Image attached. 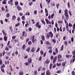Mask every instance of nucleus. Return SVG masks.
I'll return each instance as SVG.
<instances>
[{"label":"nucleus","mask_w":75,"mask_h":75,"mask_svg":"<svg viewBox=\"0 0 75 75\" xmlns=\"http://www.w3.org/2000/svg\"><path fill=\"white\" fill-rule=\"evenodd\" d=\"M53 37H54V35L52 31H50L47 34L46 37L48 39L50 38H50H52Z\"/></svg>","instance_id":"obj_1"},{"label":"nucleus","mask_w":75,"mask_h":75,"mask_svg":"<svg viewBox=\"0 0 75 75\" xmlns=\"http://www.w3.org/2000/svg\"><path fill=\"white\" fill-rule=\"evenodd\" d=\"M64 15L66 17V20H68V18H69V16H68V9H66L64 11Z\"/></svg>","instance_id":"obj_2"},{"label":"nucleus","mask_w":75,"mask_h":75,"mask_svg":"<svg viewBox=\"0 0 75 75\" xmlns=\"http://www.w3.org/2000/svg\"><path fill=\"white\" fill-rule=\"evenodd\" d=\"M62 56L60 54H59L58 56V61L59 62H61V58H62Z\"/></svg>","instance_id":"obj_3"},{"label":"nucleus","mask_w":75,"mask_h":75,"mask_svg":"<svg viewBox=\"0 0 75 75\" xmlns=\"http://www.w3.org/2000/svg\"><path fill=\"white\" fill-rule=\"evenodd\" d=\"M13 0H10V1H8V3L9 5H11V6H13L14 4L13 3Z\"/></svg>","instance_id":"obj_4"},{"label":"nucleus","mask_w":75,"mask_h":75,"mask_svg":"<svg viewBox=\"0 0 75 75\" xmlns=\"http://www.w3.org/2000/svg\"><path fill=\"white\" fill-rule=\"evenodd\" d=\"M28 62L29 64H31L32 63V59L31 57H29L28 59Z\"/></svg>","instance_id":"obj_5"},{"label":"nucleus","mask_w":75,"mask_h":75,"mask_svg":"<svg viewBox=\"0 0 75 75\" xmlns=\"http://www.w3.org/2000/svg\"><path fill=\"white\" fill-rule=\"evenodd\" d=\"M16 7L18 11H21V10H22V8H21V7H20L19 5H17Z\"/></svg>","instance_id":"obj_6"},{"label":"nucleus","mask_w":75,"mask_h":75,"mask_svg":"<svg viewBox=\"0 0 75 75\" xmlns=\"http://www.w3.org/2000/svg\"><path fill=\"white\" fill-rule=\"evenodd\" d=\"M39 22H37L36 23V27H37L38 28H41V25H39Z\"/></svg>","instance_id":"obj_7"},{"label":"nucleus","mask_w":75,"mask_h":75,"mask_svg":"<svg viewBox=\"0 0 75 75\" xmlns=\"http://www.w3.org/2000/svg\"><path fill=\"white\" fill-rule=\"evenodd\" d=\"M57 56H55L54 57V58L53 60L52 63H53V64H54V63L55 62V61H57Z\"/></svg>","instance_id":"obj_8"},{"label":"nucleus","mask_w":75,"mask_h":75,"mask_svg":"<svg viewBox=\"0 0 75 75\" xmlns=\"http://www.w3.org/2000/svg\"><path fill=\"white\" fill-rule=\"evenodd\" d=\"M45 20L47 24H51V21H50L47 19H45Z\"/></svg>","instance_id":"obj_9"},{"label":"nucleus","mask_w":75,"mask_h":75,"mask_svg":"<svg viewBox=\"0 0 75 75\" xmlns=\"http://www.w3.org/2000/svg\"><path fill=\"white\" fill-rule=\"evenodd\" d=\"M36 50V48H35V47H33L32 48V49L31 50V51L32 52H34Z\"/></svg>","instance_id":"obj_10"},{"label":"nucleus","mask_w":75,"mask_h":75,"mask_svg":"<svg viewBox=\"0 0 75 75\" xmlns=\"http://www.w3.org/2000/svg\"><path fill=\"white\" fill-rule=\"evenodd\" d=\"M51 74V72H50V70H47L46 71V75H50Z\"/></svg>","instance_id":"obj_11"},{"label":"nucleus","mask_w":75,"mask_h":75,"mask_svg":"<svg viewBox=\"0 0 75 75\" xmlns=\"http://www.w3.org/2000/svg\"><path fill=\"white\" fill-rule=\"evenodd\" d=\"M32 38H31L32 42L33 44L34 43V35H33L32 36Z\"/></svg>","instance_id":"obj_12"},{"label":"nucleus","mask_w":75,"mask_h":75,"mask_svg":"<svg viewBox=\"0 0 75 75\" xmlns=\"http://www.w3.org/2000/svg\"><path fill=\"white\" fill-rule=\"evenodd\" d=\"M16 18V16L15 15L12 16V20H15Z\"/></svg>","instance_id":"obj_13"},{"label":"nucleus","mask_w":75,"mask_h":75,"mask_svg":"<svg viewBox=\"0 0 75 75\" xmlns=\"http://www.w3.org/2000/svg\"><path fill=\"white\" fill-rule=\"evenodd\" d=\"M41 38L43 41H44L45 40V36L44 35H42L41 37Z\"/></svg>","instance_id":"obj_14"},{"label":"nucleus","mask_w":75,"mask_h":75,"mask_svg":"<svg viewBox=\"0 0 75 75\" xmlns=\"http://www.w3.org/2000/svg\"><path fill=\"white\" fill-rule=\"evenodd\" d=\"M4 41H6L7 40V36H5L4 37Z\"/></svg>","instance_id":"obj_15"},{"label":"nucleus","mask_w":75,"mask_h":75,"mask_svg":"<svg viewBox=\"0 0 75 75\" xmlns=\"http://www.w3.org/2000/svg\"><path fill=\"white\" fill-rule=\"evenodd\" d=\"M30 47H28L26 49V51L27 52H29L30 51Z\"/></svg>","instance_id":"obj_16"},{"label":"nucleus","mask_w":75,"mask_h":75,"mask_svg":"<svg viewBox=\"0 0 75 75\" xmlns=\"http://www.w3.org/2000/svg\"><path fill=\"white\" fill-rule=\"evenodd\" d=\"M20 25V23L18 22V23L17 24H16L15 25V27H18V26H19Z\"/></svg>","instance_id":"obj_17"},{"label":"nucleus","mask_w":75,"mask_h":75,"mask_svg":"<svg viewBox=\"0 0 75 75\" xmlns=\"http://www.w3.org/2000/svg\"><path fill=\"white\" fill-rule=\"evenodd\" d=\"M64 49V45H62V46L60 48V51H62V50H63Z\"/></svg>","instance_id":"obj_18"},{"label":"nucleus","mask_w":75,"mask_h":75,"mask_svg":"<svg viewBox=\"0 0 75 75\" xmlns=\"http://www.w3.org/2000/svg\"><path fill=\"white\" fill-rule=\"evenodd\" d=\"M28 44L29 45H31L32 44V42L31 41H29L28 42Z\"/></svg>","instance_id":"obj_19"},{"label":"nucleus","mask_w":75,"mask_h":75,"mask_svg":"<svg viewBox=\"0 0 75 75\" xmlns=\"http://www.w3.org/2000/svg\"><path fill=\"white\" fill-rule=\"evenodd\" d=\"M72 58L73 59V62L74 63V61H75V55H73Z\"/></svg>","instance_id":"obj_20"},{"label":"nucleus","mask_w":75,"mask_h":75,"mask_svg":"<svg viewBox=\"0 0 75 75\" xmlns=\"http://www.w3.org/2000/svg\"><path fill=\"white\" fill-rule=\"evenodd\" d=\"M25 16H23L21 17V20H25Z\"/></svg>","instance_id":"obj_21"},{"label":"nucleus","mask_w":75,"mask_h":75,"mask_svg":"<svg viewBox=\"0 0 75 75\" xmlns=\"http://www.w3.org/2000/svg\"><path fill=\"white\" fill-rule=\"evenodd\" d=\"M41 23H42V24L44 25H45V22L44 21H43L42 20L41 21Z\"/></svg>","instance_id":"obj_22"},{"label":"nucleus","mask_w":75,"mask_h":75,"mask_svg":"<svg viewBox=\"0 0 75 75\" xmlns=\"http://www.w3.org/2000/svg\"><path fill=\"white\" fill-rule=\"evenodd\" d=\"M6 17L8 18L10 17V13H7L6 15Z\"/></svg>","instance_id":"obj_23"},{"label":"nucleus","mask_w":75,"mask_h":75,"mask_svg":"<svg viewBox=\"0 0 75 75\" xmlns=\"http://www.w3.org/2000/svg\"><path fill=\"white\" fill-rule=\"evenodd\" d=\"M37 71L35 70L34 72V75H37Z\"/></svg>","instance_id":"obj_24"},{"label":"nucleus","mask_w":75,"mask_h":75,"mask_svg":"<svg viewBox=\"0 0 75 75\" xmlns=\"http://www.w3.org/2000/svg\"><path fill=\"white\" fill-rule=\"evenodd\" d=\"M5 67V65H4V64H3L1 66V68H4Z\"/></svg>","instance_id":"obj_25"},{"label":"nucleus","mask_w":75,"mask_h":75,"mask_svg":"<svg viewBox=\"0 0 75 75\" xmlns=\"http://www.w3.org/2000/svg\"><path fill=\"white\" fill-rule=\"evenodd\" d=\"M50 61L48 60V59H47L45 61V63L47 64H48V63H50Z\"/></svg>","instance_id":"obj_26"},{"label":"nucleus","mask_w":75,"mask_h":75,"mask_svg":"<svg viewBox=\"0 0 75 75\" xmlns=\"http://www.w3.org/2000/svg\"><path fill=\"white\" fill-rule=\"evenodd\" d=\"M30 13L29 12H27L25 14V16H30Z\"/></svg>","instance_id":"obj_27"},{"label":"nucleus","mask_w":75,"mask_h":75,"mask_svg":"<svg viewBox=\"0 0 75 75\" xmlns=\"http://www.w3.org/2000/svg\"><path fill=\"white\" fill-rule=\"evenodd\" d=\"M55 51L57 54L58 53V48H55Z\"/></svg>","instance_id":"obj_28"},{"label":"nucleus","mask_w":75,"mask_h":75,"mask_svg":"<svg viewBox=\"0 0 75 75\" xmlns=\"http://www.w3.org/2000/svg\"><path fill=\"white\" fill-rule=\"evenodd\" d=\"M19 75H23V71H21L19 72Z\"/></svg>","instance_id":"obj_29"},{"label":"nucleus","mask_w":75,"mask_h":75,"mask_svg":"<svg viewBox=\"0 0 75 75\" xmlns=\"http://www.w3.org/2000/svg\"><path fill=\"white\" fill-rule=\"evenodd\" d=\"M58 23H59V24H62L63 23V22L62 21H58Z\"/></svg>","instance_id":"obj_30"},{"label":"nucleus","mask_w":75,"mask_h":75,"mask_svg":"<svg viewBox=\"0 0 75 75\" xmlns=\"http://www.w3.org/2000/svg\"><path fill=\"white\" fill-rule=\"evenodd\" d=\"M45 43H46V44H47V45H49L50 44V42H49V41H46L45 42Z\"/></svg>","instance_id":"obj_31"},{"label":"nucleus","mask_w":75,"mask_h":75,"mask_svg":"<svg viewBox=\"0 0 75 75\" xmlns=\"http://www.w3.org/2000/svg\"><path fill=\"white\" fill-rule=\"evenodd\" d=\"M70 3H69V2H68L67 3V6H68V8H70Z\"/></svg>","instance_id":"obj_32"},{"label":"nucleus","mask_w":75,"mask_h":75,"mask_svg":"<svg viewBox=\"0 0 75 75\" xmlns=\"http://www.w3.org/2000/svg\"><path fill=\"white\" fill-rule=\"evenodd\" d=\"M55 16V15L54 13H52L51 15V19H52L53 18V17Z\"/></svg>","instance_id":"obj_33"},{"label":"nucleus","mask_w":75,"mask_h":75,"mask_svg":"<svg viewBox=\"0 0 75 75\" xmlns=\"http://www.w3.org/2000/svg\"><path fill=\"white\" fill-rule=\"evenodd\" d=\"M25 48V45H24L22 46V49L23 50H24Z\"/></svg>","instance_id":"obj_34"},{"label":"nucleus","mask_w":75,"mask_h":75,"mask_svg":"<svg viewBox=\"0 0 75 75\" xmlns=\"http://www.w3.org/2000/svg\"><path fill=\"white\" fill-rule=\"evenodd\" d=\"M52 41L54 43V44H55V43H56V40L55 39H53L52 40Z\"/></svg>","instance_id":"obj_35"},{"label":"nucleus","mask_w":75,"mask_h":75,"mask_svg":"<svg viewBox=\"0 0 75 75\" xmlns=\"http://www.w3.org/2000/svg\"><path fill=\"white\" fill-rule=\"evenodd\" d=\"M5 51H8V50H9V49L7 47H6L5 49Z\"/></svg>","instance_id":"obj_36"},{"label":"nucleus","mask_w":75,"mask_h":75,"mask_svg":"<svg viewBox=\"0 0 75 75\" xmlns=\"http://www.w3.org/2000/svg\"><path fill=\"white\" fill-rule=\"evenodd\" d=\"M59 3L56 5V7L57 9H58V8H59Z\"/></svg>","instance_id":"obj_37"},{"label":"nucleus","mask_w":75,"mask_h":75,"mask_svg":"<svg viewBox=\"0 0 75 75\" xmlns=\"http://www.w3.org/2000/svg\"><path fill=\"white\" fill-rule=\"evenodd\" d=\"M24 64H25V66H28L29 63H28V62H26L25 63H24Z\"/></svg>","instance_id":"obj_38"},{"label":"nucleus","mask_w":75,"mask_h":75,"mask_svg":"<svg viewBox=\"0 0 75 75\" xmlns=\"http://www.w3.org/2000/svg\"><path fill=\"white\" fill-rule=\"evenodd\" d=\"M15 6H17L18 5V1L16 2H15Z\"/></svg>","instance_id":"obj_39"},{"label":"nucleus","mask_w":75,"mask_h":75,"mask_svg":"<svg viewBox=\"0 0 75 75\" xmlns=\"http://www.w3.org/2000/svg\"><path fill=\"white\" fill-rule=\"evenodd\" d=\"M65 62H63L62 64V65L63 67H65Z\"/></svg>","instance_id":"obj_40"},{"label":"nucleus","mask_w":75,"mask_h":75,"mask_svg":"<svg viewBox=\"0 0 75 75\" xmlns=\"http://www.w3.org/2000/svg\"><path fill=\"white\" fill-rule=\"evenodd\" d=\"M68 27H69L68 23H67L66 25V28H69Z\"/></svg>","instance_id":"obj_41"},{"label":"nucleus","mask_w":75,"mask_h":75,"mask_svg":"<svg viewBox=\"0 0 75 75\" xmlns=\"http://www.w3.org/2000/svg\"><path fill=\"white\" fill-rule=\"evenodd\" d=\"M41 68H42V67H41V66H40L38 68V72H39V71H41V70H40V69H41Z\"/></svg>","instance_id":"obj_42"},{"label":"nucleus","mask_w":75,"mask_h":75,"mask_svg":"<svg viewBox=\"0 0 75 75\" xmlns=\"http://www.w3.org/2000/svg\"><path fill=\"white\" fill-rule=\"evenodd\" d=\"M10 42L8 41L7 43V47H8L10 45Z\"/></svg>","instance_id":"obj_43"},{"label":"nucleus","mask_w":75,"mask_h":75,"mask_svg":"<svg viewBox=\"0 0 75 75\" xmlns=\"http://www.w3.org/2000/svg\"><path fill=\"white\" fill-rule=\"evenodd\" d=\"M42 59V57L40 56V57L39 58L38 61H41Z\"/></svg>","instance_id":"obj_44"},{"label":"nucleus","mask_w":75,"mask_h":75,"mask_svg":"<svg viewBox=\"0 0 75 75\" xmlns=\"http://www.w3.org/2000/svg\"><path fill=\"white\" fill-rule=\"evenodd\" d=\"M40 52L41 55H43L44 54V52L42 50L40 51Z\"/></svg>","instance_id":"obj_45"},{"label":"nucleus","mask_w":75,"mask_h":75,"mask_svg":"<svg viewBox=\"0 0 75 75\" xmlns=\"http://www.w3.org/2000/svg\"><path fill=\"white\" fill-rule=\"evenodd\" d=\"M69 26L70 27H72V24H71V23H69Z\"/></svg>","instance_id":"obj_46"},{"label":"nucleus","mask_w":75,"mask_h":75,"mask_svg":"<svg viewBox=\"0 0 75 75\" xmlns=\"http://www.w3.org/2000/svg\"><path fill=\"white\" fill-rule=\"evenodd\" d=\"M1 10L2 11H4V10H5V9H4V7H2L1 8Z\"/></svg>","instance_id":"obj_47"},{"label":"nucleus","mask_w":75,"mask_h":75,"mask_svg":"<svg viewBox=\"0 0 75 75\" xmlns=\"http://www.w3.org/2000/svg\"><path fill=\"white\" fill-rule=\"evenodd\" d=\"M15 54H16V55L18 54V51H17V50H16V51Z\"/></svg>","instance_id":"obj_48"},{"label":"nucleus","mask_w":75,"mask_h":75,"mask_svg":"<svg viewBox=\"0 0 75 75\" xmlns=\"http://www.w3.org/2000/svg\"><path fill=\"white\" fill-rule=\"evenodd\" d=\"M64 45H65L66 46H67V41H64Z\"/></svg>","instance_id":"obj_49"},{"label":"nucleus","mask_w":75,"mask_h":75,"mask_svg":"<svg viewBox=\"0 0 75 75\" xmlns=\"http://www.w3.org/2000/svg\"><path fill=\"white\" fill-rule=\"evenodd\" d=\"M61 70H59L56 72V73L58 74H60V73H61Z\"/></svg>","instance_id":"obj_50"},{"label":"nucleus","mask_w":75,"mask_h":75,"mask_svg":"<svg viewBox=\"0 0 75 75\" xmlns=\"http://www.w3.org/2000/svg\"><path fill=\"white\" fill-rule=\"evenodd\" d=\"M49 52L50 54H51L52 52V50H50L49 51Z\"/></svg>","instance_id":"obj_51"},{"label":"nucleus","mask_w":75,"mask_h":75,"mask_svg":"<svg viewBox=\"0 0 75 75\" xmlns=\"http://www.w3.org/2000/svg\"><path fill=\"white\" fill-rule=\"evenodd\" d=\"M25 33V31L22 32V36H23V37Z\"/></svg>","instance_id":"obj_52"},{"label":"nucleus","mask_w":75,"mask_h":75,"mask_svg":"<svg viewBox=\"0 0 75 75\" xmlns=\"http://www.w3.org/2000/svg\"><path fill=\"white\" fill-rule=\"evenodd\" d=\"M56 65L58 67H59V66H61V63L58 64V63H57V64H56Z\"/></svg>","instance_id":"obj_53"},{"label":"nucleus","mask_w":75,"mask_h":75,"mask_svg":"<svg viewBox=\"0 0 75 75\" xmlns=\"http://www.w3.org/2000/svg\"><path fill=\"white\" fill-rule=\"evenodd\" d=\"M40 48H37L36 52H38L39 51H40Z\"/></svg>","instance_id":"obj_54"},{"label":"nucleus","mask_w":75,"mask_h":75,"mask_svg":"<svg viewBox=\"0 0 75 75\" xmlns=\"http://www.w3.org/2000/svg\"><path fill=\"white\" fill-rule=\"evenodd\" d=\"M70 57V55H68L67 54L66 55V57L67 58H69V57Z\"/></svg>","instance_id":"obj_55"},{"label":"nucleus","mask_w":75,"mask_h":75,"mask_svg":"<svg viewBox=\"0 0 75 75\" xmlns=\"http://www.w3.org/2000/svg\"><path fill=\"white\" fill-rule=\"evenodd\" d=\"M17 20L19 22V21H20V17H18L17 18Z\"/></svg>","instance_id":"obj_56"},{"label":"nucleus","mask_w":75,"mask_h":75,"mask_svg":"<svg viewBox=\"0 0 75 75\" xmlns=\"http://www.w3.org/2000/svg\"><path fill=\"white\" fill-rule=\"evenodd\" d=\"M16 38V36H13L12 37V39H13V40H14Z\"/></svg>","instance_id":"obj_57"},{"label":"nucleus","mask_w":75,"mask_h":75,"mask_svg":"<svg viewBox=\"0 0 75 75\" xmlns=\"http://www.w3.org/2000/svg\"><path fill=\"white\" fill-rule=\"evenodd\" d=\"M2 64H3V62H2V60L0 59V65H1Z\"/></svg>","instance_id":"obj_58"},{"label":"nucleus","mask_w":75,"mask_h":75,"mask_svg":"<svg viewBox=\"0 0 75 75\" xmlns=\"http://www.w3.org/2000/svg\"><path fill=\"white\" fill-rule=\"evenodd\" d=\"M71 74L72 75H75V72L73 71L71 72Z\"/></svg>","instance_id":"obj_59"},{"label":"nucleus","mask_w":75,"mask_h":75,"mask_svg":"<svg viewBox=\"0 0 75 75\" xmlns=\"http://www.w3.org/2000/svg\"><path fill=\"white\" fill-rule=\"evenodd\" d=\"M1 69L2 72H4V69L1 68Z\"/></svg>","instance_id":"obj_60"},{"label":"nucleus","mask_w":75,"mask_h":75,"mask_svg":"<svg viewBox=\"0 0 75 75\" xmlns=\"http://www.w3.org/2000/svg\"><path fill=\"white\" fill-rule=\"evenodd\" d=\"M28 30L29 31H32V28H31V27L28 28Z\"/></svg>","instance_id":"obj_61"},{"label":"nucleus","mask_w":75,"mask_h":75,"mask_svg":"<svg viewBox=\"0 0 75 75\" xmlns=\"http://www.w3.org/2000/svg\"><path fill=\"white\" fill-rule=\"evenodd\" d=\"M66 30V28L65 27H64L63 28V32H64L65 31V30Z\"/></svg>","instance_id":"obj_62"},{"label":"nucleus","mask_w":75,"mask_h":75,"mask_svg":"<svg viewBox=\"0 0 75 75\" xmlns=\"http://www.w3.org/2000/svg\"><path fill=\"white\" fill-rule=\"evenodd\" d=\"M57 53H56L55 52H53L52 53L53 55H57Z\"/></svg>","instance_id":"obj_63"},{"label":"nucleus","mask_w":75,"mask_h":75,"mask_svg":"<svg viewBox=\"0 0 75 75\" xmlns=\"http://www.w3.org/2000/svg\"><path fill=\"white\" fill-rule=\"evenodd\" d=\"M29 41V38H27L26 41V42L27 43L28 42V41Z\"/></svg>","instance_id":"obj_64"}]
</instances>
